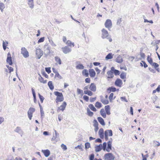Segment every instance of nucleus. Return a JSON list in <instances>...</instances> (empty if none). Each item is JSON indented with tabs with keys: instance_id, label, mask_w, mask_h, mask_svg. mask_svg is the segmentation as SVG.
<instances>
[{
	"instance_id": "obj_1",
	"label": "nucleus",
	"mask_w": 160,
	"mask_h": 160,
	"mask_svg": "<svg viewBox=\"0 0 160 160\" xmlns=\"http://www.w3.org/2000/svg\"><path fill=\"white\" fill-rule=\"evenodd\" d=\"M102 39L107 38L108 39L110 42L112 41V39L109 36V34L108 31L104 28L102 30Z\"/></svg>"
},
{
	"instance_id": "obj_2",
	"label": "nucleus",
	"mask_w": 160,
	"mask_h": 160,
	"mask_svg": "<svg viewBox=\"0 0 160 160\" xmlns=\"http://www.w3.org/2000/svg\"><path fill=\"white\" fill-rule=\"evenodd\" d=\"M54 94L57 96L56 99V103H58V102H61L63 100L64 97L62 93L58 91H55L54 92Z\"/></svg>"
},
{
	"instance_id": "obj_3",
	"label": "nucleus",
	"mask_w": 160,
	"mask_h": 160,
	"mask_svg": "<svg viewBox=\"0 0 160 160\" xmlns=\"http://www.w3.org/2000/svg\"><path fill=\"white\" fill-rule=\"evenodd\" d=\"M115 157L111 153L105 154L104 155V160H114Z\"/></svg>"
},
{
	"instance_id": "obj_4",
	"label": "nucleus",
	"mask_w": 160,
	"mask_h": 160,
	"mask_svg": "<svg viewBox=\"0 0 160 160\" xmlns=\"http://www.w3.org/2000/svg\"><path fill=\"white\" fill-rule=\"evenodd\" d=\"M21 53L25 58H27L29 56L28 52L24 47L22 48L21 49Z\"/></svg>"
},
{
	"instance_id": "obj_5",
	"label": "nucleus",
	"mask_w": 160,
	"mask_h": 160,
	"mask_svg": "<svg viewBox=\"0 0 160 160\" xmlns=\"http://www.w3.org/2000/svg\"><path fill=\"white\" fill-rule=\"evenodd\" d=\"M43 51L39 48H37L36 50V54L38 59H40L43 55Z\"/></svg>"
},
{
	"instance_id": "obj_6",
	"label": "nucleus",
	"mask_w": 160,
	"mask_h": 160,
	"mask_svg": "<svg viewBox=\"0 0 160 160\" xmlns=\"http://www.w3.org/2000/svg\"><path fill=\"white\" fill-rule=\"evenodd\" d=\"M105 26L106 28H108V30L111 28L112 26V23L111 20L108 19L106 20L105 23Z\"/></svg>"
},
{
	"instance_id": "obj_7",
	"label": "nucleus",
	"mask_w": 160,
	"mask_h": 160,
	"mask_svg": "<svg viewBox=\"0 0 160 160\" xmlns=\"http://www.w3.org/2000/svg\"><path fill=\"white\" fill-rule=\"evenodd\" d=\"M62 50L64 54H67L71 52L72 50L68 46H66L62 48Z\"/></svg>"
},
{
	"instance_id": "obj_8",
	"label": "nucleus",
	"mask_w": 160,
	"mask_h": 160,
	"mask_svg": "<svg viewBox=\"0 0 160 160\" xmlns=\"http://www.w3.org/2000/svg\"><path fill=\"white\" fill-rule=\"evenodd\" d=\"M44 52L45 55L48 56L50 53V48L48 46H45L44 48Z\"/></svg>"
},
{
	"instance_id": "obj_9",
	"label": "nucleus",
	"mask_w": 160,
	"mask_h": 160,
	"mask_svg": "<svg viewBox=\"0 0 160 160\" xmlns=\"http://www.w3.org/2000/svg\"><path fill=\"white\" fill-rule=\"evenodd\" d=\"M8 56L7 59V62L10 65H11L12 64V57L11 56V54L10 53H8Z\"/></svg>"
},
{
	"instance_id": "obj_10",
	"label": "nucleus",
	"mask_w": 160,
	"mask_h": 160,
	"mask_svg": "<svg viewBox=\"0 0 160 160\" xmlns=\"http://www.w3.org/2000/svg\"><path fill=\"white\" fill-rule=\"evenodd\" d=\"M112 141H109L108 142V146L106 151L108 152H109L112 150Z\"/></svg>"
},
{
	"instance_id": "obj_11",
	"label": "nucleus",
	"mask_w": 160,
	"mask_h": 160,
	"mask_svg": "<svg viewBox=\"0 0 160 160\" xmlns=\"http://www.w3.org/2000/svg\"><path fill=\"white\" fill-rule=\"evenodd\" d=\"M67 105V103L65 102H63L62 105L58 108V109L63 111L65 109Z\"/></svg>"
},
{
	"instance_id": "obj_12",
	"label": "nucleus",
	"mask_w": 160,
	"mask_h": 160,
	"mask_svg": "<svg viewBox=\"0 0 160 160\" xmlns=\"http://www.w3.org/2000/svg\"><path fill=\"white\" fill-rule=\"evenodd\" d=\"M41 152L44 154V155L46 157H48L50 154V151L48 149L45 150H42Z\"/></svg>"
},
{
	"instance_id": "obj_13",
	"label": "nucleus",
	"mask_w": 160,
	"mask_h": 160,
	"mask_svg": "<svg viewBox=\"0 0 160 160\" xmlns=\"http://www.w3.org/2000/svg\"><path fill=\"white\" fill-rule=\"evenodd\" d=\"M89 88L91 91L95 92L96 90V87L94 83H92L89 86Z\"/></svg>"
},
{
	"instance_id": "obj_14",
	"label": "nucleus",
	"mask_w": 160,
	"mask_h": 160,
	"mask_svg": "<svg viewBox=\"0 0 160 160\" xmlns=\"http://www.w3.org/2000/svg\"><path fill=\"white\" fill-rule=\"evenodd\" d=\"M122 84V81L120 79H117L115 82V85L119 87H121Z\"/></svg>"
},
{
	"instance_id": "obj_15",
	"label": "nucleus",
	"mask_w": 160,
	"mask_h": 160,
	"mask_svg": "<svg viewBox=\"0 0 160 160\" xmlns=\"http://www.w3.org/2000/svg\"><path fill=\"white\" fill-rule=\"evenodd\" d=\"M100 100L102 102V103L105 105L109 103L108 100V99H104L103 96H100Z\"/></svg>"
},
{
	"instance_id": "obj_16",
	"label": "nucleus",
	"mask_w": 160,
	"mask_h": 160,
	"mask_svg": "<svg viewBox=\"0 0 160 160\" xmlns=\"http://www.w3.org/2000/svg\"><path fill=\"white\" fill-rule=\"evenodd\" d=\"M34 0H28V4L29 6V8L32 9L33 8L34 6Z\"/></svg>"
},
{
	"instance_id": "obj_17",
	"label": "nucleus",
	"mask_w": 160,
	"mask_h": 160,
	"mask_svg": "<svg viewBox=\"0 0 160 160\" xmlns=\"http://www.w3.org/2000/svg\"><path fill=\"white\" fill-rule=\"evenodd\" d=\"M102 148V145L101 144L95 147V151L96 152H98L101 151Z\"/></svg>"
},
{
	"instance_id": "obj_18",
	"label": "nucleus",
	"mask_w": 160,
	"mask_h": 160,
	"mask_svg": "<svg viewBox=\"0 0 160 160\" xmlns=\"http://www.w3.org/2000/svg\"><path fill=\"white\" fill-rule=\"evenodd\" d=\"M112 132L111 130H107L105 131V136H112Z\"/></svg>"
},
{
	"instance_id": "obj_19",
	"label": "nucleus",
	"mask_w": 160,
	"mask_h": 160,
	"mask_svg": "<svg viewBox=\"0 0 160 160\" xmlns=\"http://www.w3.org/2000/svg\"><path fill=\"white\" fill-rule=\"evenodd\" d=\"M113 72L111 70H111L107 72V74H108V78H112L113 77Z\"/></svg>"
},
{
	"instance_id": "obj_20",
	"label": "nucleus",
	"mask_w": 160,
	"mask_h": 160,
	"mask_svg": "<svg viewBox=\"0 0 160 160\" xmlns=\"http://www.w3.org/2000/svg\"><path fill=\"white\" fill-rule=\"evenodd\" d=\"M90 76L91 77H94L96 74V73L94 70L92 69H90L89 70Z\"/></svg>"
},
{
	"instance_id": "obj_21",
	"label": "nucleus",
	"mask_w": 160,
	"mask_h": 160,
	"mask_svg": "<svg viewBox=\"0 0 160 160\" xmlns=\"http://www.w3.org/2000/svg\"><path fill=\"white\" fill-rule=\"evenodd\" d=\"M97 119L99 122L102 126L105 125V123L104 122V120L101 117H98Z\"/></svg>"
},
{
	"instance_id": "obj_22",
	"label": "nucleus",
	"mask_w": 160,
	"mask_h": 160,
	"mask_svg": "<svg viewBox=\"0 0 160 160\" xmlns=\"http://www.w3.org/2000/svg\"><path fill=\"white\" fill-rule=\"evenodd\" d=\"M105 109L107 114L109 115L110 114V108L109 105H107L105 107Z\"/></svg>"
},
{
	"instance_id": "obj_23",
	"label": "nucleus",
	"mask_w": 160,
	"mask_h": 160,
	"mask_svg": "<svg viewBox=\"0 0 160 160\" xmlns=\"http://www.w3.org/2000/svg\"><path fill=\"white\" fill-rule=\"evenodd\" d=\"M116 61L118 63H121L122 62L123 59L121 56L119 55L116 59Z\"/></svg>"
},
{
	"instance_id": "obj_24",
	"label": "nucleus",
	"mask_w": 160,
	"mask_h": 160,
	"mask_svg": "<svg viewBox=\"0 0 160 160\" xmlns=\"http://www.w3.org/2000/svg\"><path fill=\"white\" fill-rule=\"evenodd\" d=\"M111 70L112 71L115 75H118L120 74L119 71L118 70L115 69L113 67L111 68Z\"/></svg>"
},
{
	"instance_id": "obj_25",
	"label": "nucleus",
	"mask_w": 160,
	"mask_h": 160,
	"mask_svg": "<svg viewBox=\"0 0 160 160\" xmlns=\"http://www.w3.org/2000/svg\"><path fill=\"white\" fill-rule=\"evenodd\" d=\"M116 91V89L114 87H111L107 89V91L109 93H110L111 92H114Z\"/></svg>"
},
{
	"instance_id": "obj_26",
	"label": "nucleus",
	"mask_w": 160,
	"mask_h": 160,
	"mask_svg": "<svg viewBox=\"0 0 160 160\" xmlns=\"http://www.w3.org/2000/svg\"><path fill=\"white\" fill-rule=\"evenodd\" d=\"M140 57L138 59V60H141L142 59H144L145 58V54L144 53H143L142 51H140Z\"/></svg>"
},
{
	"instance_id": "obj_27",
	"label": "nucleus",
	"mask_w": 160,
	"mask_h": 160,
	"mask_svg": "<svg viewBox=\"0 0 160 160\" xmlns=\"http://www.w3.org/2000/svg\"><path fill=\"white\" fill-rule=\"evenodd\" d=\"M14 131L18 132L19 134H22L23 133V131L20 128L18 127H17L15 130H14Z\"/></svg>"
},
{
	"instance_id": "obj_28",
	"label": "nucleus",
	"mask_w": 160,
	"mask_h": 160,
	"mask_svg": "<svg viewBox=\"0 0 160 160\" xmlns=\"http://www.w3.org/2000/svg\"><path fill=\"white\" fill-rule=\"evenodd\" d=\"M84 92L85 94H87L89 96H92L93 95V93L91 90H84Z\"/></svg>"
},
{
	"instance_id": "obj_29",
	"label": "nucleus",
	"mask_w": 160,
	"mask_h": 160,
	"mask_svg": "<svg viewBox=\"0 0 160 160\" xmlns=\"http://www.w3.org/2000/svg\"><path fill=\"white\" fill-rule=\"evenodd\" d=\"M100 114L101 116L103 118H105L106 117V114L104 111V109H102L100 110Z\"/></svg>"
},
{
	"instance_id": "obj_30",
	"label": "nucleus",
	"mask_w": 160,
	"mask_h": 160,
	"mask_svg": "<svg viewBox=\"0 0 160 160\" xmlns=\"http://www.w3.org/2000/svg\"><path fill=\"white\" fill-rule=\"evenodd\" d=\"M82 73L83 75L85 76L86 77H88V72L87 69H85L83 70Z\"/></svg>"
},
{
	"instance_id": "obj_31",
	"label": "nucleus",
	"mask_w": 160,
	"mask_h": 160,
	"mask_svg": "<svg viewBox=\"0 0 160 160\" xmlns=\"http://www.w3.org/2000/svg\"><path fill=\"white\" fill-rule=\"evenodd\" d=\"M40 75V77H39L38 78V80H39V81L41 82H42L44 84L46 83L47 82V80H44L43 78L42 77H41V75Z\"/></svg>"
},
{
	"instance_id": "obj_32",
	"label": "nucleus",
	"mask_w": 160,
	"mask_h": 160,
	"mask_svg": "<svg viewBox=\"0 0 160 160\" xmlns=\"http://www.w3.org/2000/svg\"><path fill=\"white\" fill-rule=\"evenodd\" d=\"M126 73L124 72H122L120 75V77L122 79H124L126 78Z\"/></svg>"
},
{
	"instance_id": "obj_33",
	"label": "nucleus",
	"mask_w": 160,
	"mask_h": 160,
	"mask_svg": "<svg viewBox=\"0 0 160 160\" xmlns=\"http://www.w3.org/2000/svg\"><path fill=\"white\" fill-rule=\"evenodd\" d=\"M66 44L69 46H72L73 47L74 46V42H72L71 41L68 40L66 42Z\"/></svg>"
},
{
	"instance_id": "obj_34",
	"label": "nucleus",
	"mask_w": 160,
	"mask_h": 160,
	"mask_svg": "<svg viewBox=\"0 0 160 160\" xmlns=\"http://www.w3.org/2000/svg\"><path fill=\"white\" fill-rule=\"evenodd\" d=\"M87 114L90 117H92L93 114V113L91 112L88 108H87Z\"/></svg>"
},
{
	"instance_id": "obj_35",
	"label": "nucleus",
	"mask_w": 160,
	"mask_h": 160,
	"mask_svg": "<svg viewBox=\"0 0 160 160\" xmlns=\"http://www.w3.org/2000/svg\"><path fill=\"white\" fill-rule=\"evenodd\" d=\"M55 60L56 62L58 63L59 64H61V61L60 58L58 56H56L55 57Z\"/></svg>"
},
{
	"instance_id": "obj_36",
	"label": "nucleus",
	"mask_w": 160,
	"mask_h": 160,
	"mask_svg": "<svg viewBox=\"0 0 160 160\" xmlns=\"http://www.w3.org/2000/svg\"><path fill=\"white\" fill-rule=\"evenodd\" d=\"M89 108L92 111L94 112H96L97 111V109L94 107V106L92 104H90L88 106Z\"/></svg>"
},
{
	"instance_id": "obj_37",
	"label": "nucleus",
	"mask_w": 160,
	"mask_h": 160,
	"mask_svg": "<svg viewBox=\"0 0 160 160\" xmlns=\"http://www.w3.org/2000/svg\"><path fill=\"white\" fill-rule=\"evenodd\" d=\"M48 85L51 90H53L54 89V86L52 81H49L48 83Z\"/></svg>"
},
{
	"instance_id": "obj_38",
	"label": "nucleus",
	"mask_w": 160,
	"mask_h": 160,
	"mask_svg": "<svg viewBox=\"0 0 160 160\" xmlns=\"http://www.w3.org/2000/svg\"><path fill=\"white\" fill-rule=\"evenodd\" d=\"M32 91L33 94V96L34 98V101L35 103H36V97L35 92L33 88H32Z\"/></svg>"
},
{
	"instance_id": "obj_39",
	"label": "nucleus",
	"mask_w": 160,
	"mask_h": 160,
	"mask_svg": "<svg viewBox=\"0 0 160 160\" xmlns=\"http://www.w3.org/2000/svg\"><path fill=\"white\" fill-rule=\"evenodd\" d=\"M113 58L112 54L111 53H109L108 54L106 57L105 58L106 60L109 59H111L112 58Z\"/></svg>"
},
{
	"instance_id": "obj_40",
	"label": "nucleus",
	"mask_w": 160,
	"mask_h": 160,
	"mask_svg": "<svg viewBox=\"0 0 160 160\" xmlns=\"http://www.w3.org/2000/svg\"><path fill=\"white\" fill-rule=\"evenodd\" d=\"M84 67L81 64H79L76 66V68L79 69H82L84 68Z\"/></svg>"
},
{
	"instance_id": "obj_41",
	"label": "nucleus",
	"mask_w": 160,
	"mask_h": 160,
	"mask_svg": "<svg viewBox=\"0 0 160 160\" xmlns=\"http://www.w3.org/2000/svg\"><path fill=\"white\" fill-rule=\"evenodd\" d=\"M95 106L97 108H99L102 107V104L101 103L97 102L95 104Z\"/></svg>"
},
{
	"instance_id": "obj_42",
	"label": "nucleus",
	"mask_w": 160,
	"mask_h": 160,
	"mask_svg": "<svg viewBox=\"0 0 160 160\" xmlns=\"http://www.w3.org/2000/svg\"><path fill=\"white\" fill-rule=\"evenodd\" d=\"M77 91L78 94H81V96H82L83 95V91L81 90L80 89L78 88L77 89Z\"/></svg>"
},
{
	"instance_id": "obj_43",
	"label": "nucleus",
	"mask_w": 160,
	"mask_h": 160,
	"mask_svg": "<svg viewBox=\"0 0 160 160\" xmlns=\"http://www.w3.org/2000/svg\"><path fill=\"white\" fill-rule=\"evenodd\" d=\"M141 62H140V64L142 67H143V66L145 68H146L148 67V65L146 64L144 61H142Z\"/></svg>"
},
{
	"instance_id": "obj_44",
	"label": "nucleus",
	"mask_w": 160,
	"mask_h": 160,
	"mask_svg": "<svg viewBox=\"0 0 160 160\" xmlns=\"http://www.w3.org/2000/svg\"><path fill=\"white\" fill-rule=\"evenodd\" d=\"M4 8V4L2 3H0V9L2 12H3V9Z\"/></svg>"
},
{
	"instance_id": "obj_45",
	"label": "nucleus",
	"mask_w": 160,
	"mask_h": 160,
	"mask_svg": "<svg viewBox=\"0 0 160 160\" xmlns=\"http://www.w3.org/2000/svg\"><path fill=\"white\" fill-rule=\"evenodd\" d=\"M49 42L52 47H55L56 45L54 42L52 40H49Z\"/></svg>"
},
{
	"instance_id": "obj_46",
	"label": "nucleus",
	"mask_w": 160,
	"mask_h": 160,
	"mask_svg": "<svg viewBox=\"0 0 160 160\" xmlns=\"http://www.w3.org/2000/svg\"><path fill=\"white\" fill-rule=\"evenodd\" d=\"M38 95L41 103H42L44 99V98L43 96L41 95L39 93H38Z\"/></svg>"
},
{
	"instance_id": "obj_47",
	"label": "nucleus",
	"mask_w": 160,
	"mask_h": 160,
	"mask_svg": "<svg viewBox=\"0 0 160 160\" xmlns=\"http://www.w3.org/2000/svg\"><path fill=\"white\" fill-rule=\"evenodd\" d=\"M147 60L148 62L151 64L153 63L152 62V60L151 58H149V56H148L147 57Z\"/></svg>"
},
{
	"instance_id": "obj_48",
	"label": "nucleus",
	"mask_w": 160,
	"mask_h": 160,
	"mask_svg": "<svg viewBox=\"0 0 160 160\" xmlns=\"http://www.w3.org/2000/svg\"><path fill=\"white\" fill-rule=\"evenodd\" d=\"M107 145V144L106 142H104L103 143V145H102V148L103 149V151H105L106 150Z\"/></svg>"
},
{
	"instance_id": "obj_49",
	"label": "nucleus",
	"mask_w": 160,
	"mask_h": 160,
	"mask_svg": "<svg viewBox=\"0 0 160 160\" xmlns=\"http://www.w3.org/2000/svg\"><path fill=\"white\" fill-rule=\"evenodd\" d=\"M85 148L86 149L89 148L90 147V144L89 142H86L85 144Z\"/></svg>"
},
{
	"instance_id": "obj_50",
	"label": "nucleus",
	"mask_w": 160,
	"mask_h": 160,
	"mask_svg": "<svg viewBox=\"0 0 160 160\" xmlns=\"http://www.w3.org/2000/svg\"><path fill=\"white\" fill-rule=\"evenodd\" d=\"M152 66H153L155 68H158L159 66V65L156 63V62H153L152 64Z\"/></svg>"
},
{
	"instance_id": "obj_51",
	"label": "nucleus",
	"mask_w": 160,
	"mask_h": 160,
	"mask_svg": "<svg viewBox=\"0 0 160 160\" xmlns=\"http://www.w3.org/2000/svg\"><path fill=\"white\" fill-rule=\"evenodd\" d=\"M113 96V93H112L110 94L109 97V101L110 102H111L112 100V98Z\"/></svg>"
},
{
	"instance_id": "obj_52",
	"label": "nucleus",
	"mask_w": 160,
	"mask_h": 160,
	"mask_svg": "<svg viewBox=\"0 0 160 160\" xmlns=\"http://www.w3.org/2000/svg\"><path fill=\"white\" fill-rule=\"evenodd\" d=\"M93 126L94 127H96L98 126V124L96 120L94 119L93 121Z\"/></svg>"
},
{
	"instance_id": "obj_53",
	"label": "nucleus",
	"mask_w": 160,
	"mask_h": 160,
	"mask_svg": "<svg viewBox=\"0 0 160 160\" xmlns=\"http://www.w3.org/2000/svg\"><path fill=\"white\" fill-rule=\"evenodd\" d=\"M40 113L41 115V118L42 119L44 117V113L43 110H40Z\"/></svg>"
},
{
	"instance_id": "obj_54",
	"label": "nucleus",
	"mask_w": 160,
	"mask_h": 160,
	"mask_svg": "<svg viewBox=\"0 0 160 160\" xmlns=\"http://www.w3.org/2000/svg\"><path fill=\"white\" fill-rule=\"evenodd\" d=\"M55 77H57L60 79H62V77L60 75L59 73L57 72H55Z\"/></svg>"
},
{
	"instance_id": "obj_55",
	"label": "nucleus",
	"mask_w": 160,
	"mask_h": 160,
	"mask_svg": "<svg viewBox=\"0 0 160 160\" xmlns=\"http://www.w3.org/2000/svg\"><path fill=\"white\" fill-rule=\"evenodd\" d=\"M44 37H43L41 38L38 41V43H39L42 42L44 41Z\"/></svg>"
},
{
	"instance_id": "obj_56",
	"label": "nucleus",
	"mask_w": 160,
	"mask_h": 160,
	"mask_svg": "<svg viewBox=\"0 0 160 160\" xmlns=\"http://www.w3.org/2000/svg\"><path fill=\"white\" fill-rule=\"evenodd\" d=\"M51 68L50 67L48 68H45V70L46 72H47L48 73H49L51 72Z\"/></svg>"
},
{
	"instance_id": "obj_57",
	"label": "nucleus",
	"mask_w": 160,
	"mask_h": 160,
	"mask_svg": "<svg viewBox=\"0 0 160 160\" xmlns=\"http://www.w3.org/2000/svg\"><path fill=\"white\" fill-rule=\"evenodd\" d=\"M121 22H122L121 18H118L117 20V24L119 25L120 24Z\"/></svg>"
},
{
	"instance_id": "obj_58",
	"label": "nucleus",
	"mask_w": 160,
	"mask_h": 160,
	"mask_svg": "<svg viewBox=\"0 0 160 160\" xmlns=\"http://www.w3.org/2000/svg\"><path fill=\"white\" fill-rule=\"evenodd\" d=\"M99 135L103 134V130L102 128H100L98 132Z\"/></svg>"
},
{
	"instance_id": "obj_59",
	"label": "nucleus",
	"mask_w": 160,
	"mask_h": 160,
	"mask_svg": "<svg viewBox=\"0 0 160 160\" xmlns=\"http://www.w3.org/2000/svg\"><path fill=\"white\" fill-rule=\"evenodd\" d=\"M121 99L122 101H124L126 102H128V100L126 99V98L125 97H122L120 98Z\"/></svg>"
},
{
	"instance_id": "obj_60",
	"label": "nucleus",
	"mask_w": 160,
	"mask_h": 160,
	"mask_svg": "<svg viewBox=\"0 0 160 160\" xmlns=\"http://www.w3.org/2000/svg\"><path fill=\"white\" fill-rule=\"evenodd\" d=\"M42 74L46 78H48V75L46 73V72L44 71H42Z\"/></svg>"
},
{
	"instance_id": "obj_61",
	"label": "nucleus",
	"mask_w": 160,
	"mask_h": 160,
	"mask_svg": "<svg viewBox=\"0 0 160 160\" xmlns=\"http://www.w3.org/2000/svg\"><path fill=\"white\" fill-rule=\"evenodd\" d=\"M94 154H91L89 157L90 160H94Z\"/></svg>"
},
{
	"instance_id": "obj_62",
	"label": "nucleus",
	"mask_w": 160,
	"mask_h": 160,
	"mask_svg": "<svg viewBox=\"0 0 160 160\" xmlns=\"http://www.w3.org/2000/svg\"><path fill=\"white\" fill-rule=\"evenodd\" d=\"M7 160H14L13 157L11 155H9L8 157Z\"/></svg>"
},
{
	"instance_id": "obj_63",
	"label": "nucleus",
	"mask_w": 160,
	"mask_h": 160,
	"mask_svg": "<svg viewBox=\"0 0 160 160\" xmlns=\"http://www.w3.org/2000/svg\"><path fill=\"white\" fill-rule=\"evenodd\" d=\"M61 147L64 150H66L67 149L66 146L64 145L63 144H62L61 145Z\"/></svg>"
},
{
	"instance_id": "obj_64",
	"label": "nucleus",
	"mask_w": 160,
	"mask_h": 160,
	"mask_svg": "<svg viewBox=\"0 0 160 160\" xmlns=\"http://www.w3.org/2000/svg\"><path fill=\"white\" fill-rule=\"evenodd\" d=\"M83 98L86 101H88L89 100V97L86 95H84L83 96Z\"/></svg>"
}]
</instances>
